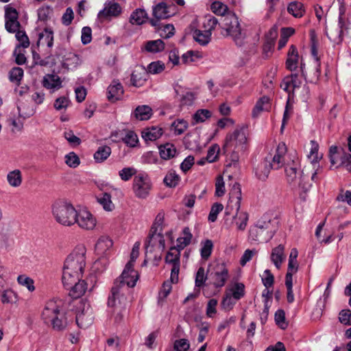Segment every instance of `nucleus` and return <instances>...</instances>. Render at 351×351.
Masks as SVG:
<instances>
[{
	"label": "nucleus",
	"instance_id": "obj_24",
	"mask_svg": "<svg viewBox=\"0 0 351 351\" xmlns=\"http://www.w3.org/2000/svg\"><path fill=\"white\" fill-rule=\"evenodd\" d=\"M83 274L63 267L62 281L64 287L73 286L82 277Z\"/></svg>",
	"mask_w": 351,
	"mask_h": 351
},
{
	"label": "nucleus",
	"instance_id": "obj_56",
	"mask_svg": "<svg viewBox=\"0 0 351 351\" xmlns=\"http://www.w3.org/2000/svg\"><path fill=\"white\" fill-rule=\"evenodd\" d=\"M164 222H165V213L163 212H160L156 215L154 222L150 229V230L154 231H161L162 232L164 228Z\"/></svg>",
	"mask_w": 351,
	"mask_h": 351
},
{
	"label": "nucleus",
	"instance_id": "obj_6",
	"mask_svg": "<svg viewBox=\"0 0 351 351\" xmlns=\"http://www.w3.org/2000/svg\"><path fill=\"white\" fill-rule=\"evenodd\" d=\"M285 174L287 182L293 186H298L303 191H308L311 184L308 182V176L303 175L298 169V165L293 160L285 166Z\"/></svg>",
	"mask_w": 351,
	"mask_h": 351
},
{
	"label": "nucleus",
	"instance_id": "obj_44",
	"mask_svg": "<svg viewBox=\"0 0 351 351\" xmlns=\"http://www.w3.org/2000/svg\"><path fill=\"white\" fill-rule=\"evenodd\" d=\"M97 202L102 206L103 208L108 212L112 211L114 208V205L111 200L110 194L105 193L97 197Z\"/></svg>",
	"mask_w": 351,
	"mask_h": 351
},
{
	"label": "nucleus",
	"instance_id": "obj_16",
	"mask_svg": "<svg viewBox=\"0 0 351 351\" xmlns=\"http://www.w3.org/2000/svg\"><path fill=\"white\" fill-rule=\"evenodd\" d=\"M337 147L330 148L331 164L333 165H338V167H343L351 173V155L345 152L337 153Z\"/></svg>",
	"mask_w": 351,
	"mask_h": 351
},
{
	"label": "nucleus",
	"instance_id": "obj_30",
	"mask_svg": "<svg viewBox=\"0 0 351 351\" xmlns=\"http://www.w3.org/2000/svg\"><path fill=\"white\" fill-rule=\"evenodd\" d=\"M147 72L143 67L136 69L131 76L132 84L135 87H141L147 81Z\"/></svg>",
	"mask_w": 351,
	"mask_h": 351
},
{
	"label": "nucleus",
	"instance_id": "obj_12",
	"mask_svg": "<svg viewBox=\"0 0 351 351\" xmlns=\"http://www.w3.org/2000/svg\"><path fill=\"white\" fill-rule=\"evenodd\" d=\"M51 45H32L31 51L36 64L46 65L56 64V59L49 56Z\"/></svg>",
	"mask_w": 351,
	"mask_h": 351
},
{
	"label": "nucleus",
	"instance_id": "obj_41",
	"mask_svg": "<svg viewBox=\"0 0 351 351\" xmlns=\"http://www.w3.org/2000/svg\"><path fill=\"white\" fill-rule=\"evenodd\" d=\"M76 323L80 328H85L89 326L93 323V317L91 313L82 311L76 315Z\"/></svg>",
	"mask_w": 351,
	"mask_h": 351
},
{
	"label": "nucleus",
	"instance_id": "obj_19",
	"mask_svg": "<svg viewBox=\"0 0 351 351\" xmlns=\"http://www.w3.org/2000/svg\"><path fill=\"white\" fill-rule=\"evenodd\" d=\"M287 149V146L284 143H280L278 145L274 156L268 159V160H270L272 169H279L282 167L286 166L285 157Z\"/></svg>",
	"mask_w": 351,
	"mask_h": 351
},
{
	"label": "nucleus",
	"instance_id": "obj_40",
	"mask_svg": "<svg viewBox=\"0 0 351 351\" xmlns=\"http://www.w3.org/2000/svg\"><path fill=\"white\" fill-rule=\"evenodd\" d=\"M287 12L295 18H301L304 15L305 10L301 2L292 1L288 5Z\"/></svg>",
	"mask_w": 351,
	"mask_h": 351
},
{
	"label": "nucleus",
	"instance_id": "obj_50",
	"mask_svg": "<svg viewBox=\"0 0 351 351\" xmlns=\"http://www.w3.org/2000/svg\"><path fill=\"white\" fill-rule=\"evenodd\" d=\"M17 282L20 285L25 287L30 292L35 290L34 280L26 275H19L17 278Z\"/></svg>",
	"mask_w": 351,
	"mask_h": 351
},
{
	"label": "nucleus",
	"instance_id": "obj_9",
	"mask_svg": "<svg viewBox=\"0 0 351 351\" xmlns=\"http://www.w3.org/2000/svg\"><path fill=\"white\" fill-rule=\"evenodd\" d=\"M211 283L217 289L223 287L230 278V272L227 264L223 262H217L211 266Z\"/></svg>",
	"mask_w": 351,
	"mask_h": 351
},
{
	"label": "nucleus",
	"instance_id": "obj_8",
	"mask_svg": "<svg viewBox=\"0 0 351 351\" xmlns=\"http://www.w3.org/2000/svg\"><path fill=\"white\" fill-rule=\"evenodd\" d=\"M298 251L296 248H292L289 256L287 271L285 276V286L287 289V300L289 303L294 301V295L293 292V276L297 273L299 267L298 262Z\"/></svg>",
	"mask_w": 351,
	"mask_h": 351
},
{
	"label": "nucleus",
	"instance_id": "obj_10",
	"mask_svg": "<svg viewBox=\"0 0 351 351\" xmlns=\"http://www.w3.org/2000/svg\"><path fill=\"white\" fill-rule=\"evenodd\" d=\"M75 221L78 228L85 231H94L98 226L97 217L86 208L77 210Z\"/></svg>",
	"mask_w": 351,
	"mask_h": 351
},
{
	"label": "nucleus",
	"instance_id": "obj_48",
	"mask_svg": "<svg viewBox=\"0 0 351 351\" xmlns=\"http://www.w3.org/2000/svg\"><path fill=\"white\" fill-rule=\"evenodd\" d=\"M53 40V32L46 28L38 34L37 44H52Z\"/></svg>",
	"mask_w": 351,
	"mask_h": 351
},
{
	"label": "nucleus",
	"instance_id": "obj_26",
	"mask_svg": "<svg viewBox=\"0 0 351 351\" xmlns=\"http://www.w3.org/2000/svg\"><path fill=\"white\" fill-rule=\"evenodd\" d=\"M226 291L239 301L245 295V286L243 282L235 281L226 288Z\"/></svg>",
	"mask_w": 351,
	"mask_h": 351
},
{
	"label": "nucleus",
	"instance_id": "obj_32",
	"mask_svg": "<svg viewBox=\"0 0 351 351\" xmlns=\"http://www.w3.org/2000/svg\"><path fill=\"white\" fill-rule=\"evenodd\" d=\"M163 134L162 128L158 126H152L145 128L142 132L143 138L147 141H154L159 138Z\"/></svg>",
	"mask_w": 351,
	"mask_h": 351
},
{
	"label": "nucleus",
	"instance_id": "obj_37",
	"mask_svg": "<svg viewBox=\"0 0 351 351\" xmlns=\"http://www.w3.org/2000/svg\"><path fill=\"white\" fill-rule=\"evenodd\" d=\"M7 181L12 187H19L23 181L22 173L19 169H14L7 174Z\"/></svg>",
	"mask_w": 351,
	"mask_h": 351
},
{
	"label": "nucleus",
	"instance_id": "obj_60",
	"mask_svg": "<svg viewBox=\"0 0 351 351\" xmlns=\"http://www.w3.org/2000/svg\"><path fill=\"white\" fill-rule=\"evenodd\" d=\"M237 302L236 299L225 291L221 304L223 309L229 311L233 308Z\"/></svg>",
	"mask_w": 351,
	"mask_h": 351
},
{
	"label": "nucleus",
	"instance_id": "obj_55",
	"mask_svg": "<svg viewBox=\"0 0 351 351\" xmlns=\"http://www.w3.org/2000/svg\"><path fill=\"white\" fill-rule=\"evenodd\" d=\"M23 77V70L20 67H14L9 73L10 80L12 82H15L17 85L19 84Z\"/></svg>",
	"mask_w": 351,
	"mask_h": 351
},
{
	"label": "nucleus",
	"instance_id": "obj_18",
	"mask_svg": "<svg viewBox=\"0 0 351 351\" xmlns=\"http://www.w3.org/2000/svg\"><path fill=\"white\" fill-rule=\"evenodd\" d=\"M95 252L99 257H106L113 252V241L107 236H101L95 245Z\"/></svg>",
	"mask_w": 351,
	"mask_h": 351
},
{
	"label": "nucleus",
	"instance_id": "obj_25",
	"mask_svg": "<svg viewBox=\"0 0 351 351\" xmlns=\"http://www.w3.org/2000/svg\"><path fill=\"white\" fill-rule=\"evenodd\" d=\"M285 245L280 244L271 250L270 256L271 261L278 269L281 268L282 263L285 261L286 256L285 254Z\"/></svg>",
	"mask_w": 351,
	"mask_h": 351
},
{
	"label": "nucleus",
	"instance_id": "obj_39",
	"mask_svg": "<svg viewBox=\"0 0 351 351\" xmlns=\"http://www.w3.org/2000/svg\"><path fill=\"white\" fill-rule=\"evenodd\" d=\"M165 185L170 188L177 186L180 182V176L173 169H170L167 173L163 180Z\"/></svg>",
	"mask_w": 351,
	"mask_h": 351
},
{
	"label": "nucleus",
	"instance_id": "obj_52",
	"mask_svg": "<svg viewBox=\"0 0 351 351\" xmlns=\"http://www.w3.org/2000/svg\"><path fill=\"white\" fill-rule=\"evenodd\" d=\"M172 129L176 134H182L188 128V122L184 119H177L171 125Z\"/></svg>",
	"mask_w": 351,
	"mask_h": 351
},
{
	"label": "nucleus",
	"instance_id": "obj_31",
	"mask_svg": "<svg viewBox=\"0 0 351 351\" xmlns=\"http://www.w3.org/2000/svg\"><path fill=\"white\" fill-rule=\"evenodd\" d=\"M171 8V5L167 6L165 3H160L154 8L153 15L157 19H167L173 14L170 10Z\"/></svg>",
	"mask_w": 351,
	"mask_h": 351
},
{
	"label": "nucleus",
	"instance_id": "obj_35",
	"mask_svg": "<svg viewBox=\"0 0 351 351\" xmlns=\"http://www.w3.org/2000/svg\"><path fill=\"white\" fill-rule=\"evenodd\" d=\"M192 238L193 234L190 229L187 227L184 228L181 235L177 239V245L175 247L180 250H183L191 243Z\"/></svg>",
	"mask_w": 351,
	"mask_h": 351
},
{
	"label": "nucleus",
	"instance_id": "obj_51",
	"mask_svg": "<svg viewBox=\"0 0 351 351\" xmlns=\"http://www.w3.org/2000/svg\"><path fill=\"white\" fill-rule=\"evenodd\" d=\"M64 162L71 168H76L80 164V159L75 152H71L65 155Z\"/></svg>",
	"mask_w": 351,
	"mask_h": 351
},
{
	"label": "nucleus",
	"instance_id": "obj_4",
	"mask_svg": "<svg viewBox=\"0 0 351 351\" xmlns=\"http://www.w3.org/2000/svg\"><path fill=\"white\" fill-rule=\"evenodd\" d=\"M61 302L50 300L42 313V317L47 324H51L56 330H60L66 326V320L63 313L60 312Z\"/></svg>",
	"mask_w": 351,
	"mask_h": 351
},
{
	"label": "nucleus",
	"instance_id": "obj_21",
	"mask_svg": "<svg viewBox=\"0 0 351 351\" xmlns=\"http://www.w3.org/2000/svg\"><path fill=\"white\" fill-rule=\"evenodd\" d=\"M62 81L57 74H46L43 79V86L53 93L62 88Z\"/></svg>",
	"mask_w": 351,
	"mask_h": 351
},
{
	"label": "nucleus",
	"instance_id": "obj_13",
	"mask_svg": "<svg viewBox=\"0 0 351 351\" xmlns=\"http://www.w3.org/2000/svg\"><path fill=\"white\" fill-rule=\"evenodd\" d=\"M133 191L138 198H145L152 189V182L147 175L138 174L133 180Z\"/></svg>",
	"mask_w": 351,
	"mask_h": 351
},
{
	"label": "nucleus",
	"instance_id": "obj_42",
	"mask_svg": "<svg viewBox=\"0 0 351 351\" xmlns=\"http://www.w3.org/2000/svg\"><path fill=\"white\" fill-rule=\"evenodd\" d=\"M147 18V13L144 10L137 9L132 13L130 22L133 25H140L145 22Z\"/></svg>",
	"mask_w": 351,
	"mask_h": 351
},
{
	"label": "nucleus",
	"instance_id": "obj_47",
	"mask_svg": "<svg viewBox=\"0 0 351 351\" xmlns=\"http://www.w3.org/2000/svg\"><path fill=\"white\" fill-rule=\"evenodd\" d=\"M230 23V25L225 29V33L223 34L236 37L241 33L239 22L236 18H233Z\"/></svg>",
	"mask_w": 351,
	"mask_h": 351
},
{
	"label": "nucleus",
	"instance_id": "obj_20",
	"mask_svg": "<svg viewBox=\"0 0 351 351\" xmlns=\"http://www.w3.org/2000/svg\"><path fill=\"white\" fill-rule=\"evenodd\" d=\"M302 84V78L296 74H292L284 78L281 88L287 92L290 97L291 94L293 95L300 88Z\"/></svg>",
	"mask_w": 351,
	"mask_h": 351
},
{
	"label": "nucleus",
	"instance_id": "obj_29",
	"mask_svg": "<svg viewBox=\"0 0 351 351\" xmlns=\"http://www.w3.org/2000/svg\"><path fill=\"white\" fill-rule=\"evenodd\" d=\"M66 289L69 290V295L73 298H79L84 295L88 289V285L85 280L80 279L73 286L66 287Z\"/></svg>",
	"mask_w": 351,
	"mask_h": 351
},
{
	"label": "nucleus",
	"instance_id": "obj_11",
	"mask_svg": "<svg viewBox=\"0 0 351 351\" xmlns=\"http://www.w3.org/2000/svg\"><path fill=\"white\" fill-rule=\"evenodd\" d=\"M180 250L171 247L165 256V263L171 266V280L173 284L178 282L180 268Z\"/></svg>",
	"mask_w": 351,
	"mask_h": 351
},
{
	"label": "nucleus",
	"instance_id": "obj_46",
	"mask_svg": "<svg viewBox=\"0 0 351 351\" xmlns=\"http://www.w3.org/2000/svg\"><path fill=\"white\" fill-rule=\"evenodd\" d=\"M211 33L209 31L196 29L193 33L194 40L200 44H208L210 42Z\"/></svg>",
	"mask_w": 351,
	"mask_h": 351
},
{
	"label": "nucleus",
	"instance_id": "obj_58",
	"mask_svg": "<svg viewBox=\"0 0 351 351\" xmlns=\"http://www.w3.org/2000/svg\"><path fill=\"white\" fill-rule=\"evenodd\" d=\"M210 10L215 14L223 16L227 12L228 8L226 5L220 1H214L210 5Z\"/></svg>",
	"mask_w": 351,
	"mask_h": 351
},
{
	"label": "nucleus",
	"instance_id": "obj_3",
	"mask_svg": "<svg viewBox=\"0 0 351 351\" xmlns=\"http://www.w3.org/2000/svg\"><path fill=\"white\" fill-rule=\"evenodd\" d=\"M77 211L71 202L64 199H58L51 205V214L55 221L65 227L75 224Z\"/></svg>",
	"mask_w": 351,
	"mask_h": 351
},
{
	"label": "nucleus",
	"instance_id": "obj_49",
	"mask_svg": "<svg viewBox=\"0 0 351 351\" xmlns=\"http://www.w3.org/2000/svg\"><path fill=\"white\" fill-rule=\"evenodd\" d=\"M212 116V112L207 109H199L193 117V123H203Z\"/></svg>",
	"mask_w": 351,
	"mask_h": 351
},
{
	"label": "nucleus",
	"instance_id": "obj_15",
	"mask_svg": "<svg viewBox=\"0 0 351 351\" xmlns=\"http://www.w3.org/2000/svg\"><path fill=\"white\" fill-rule=\"evenodd\" d=\"M122 12L119 3L114 1H108L104 3L103 10L98 13L99 20L104 21L118 17Z\"/></svg>",
	"mask_w": 351,
	"mask_h": 351
},
{
	"label": "nucleus",
	"instance_id": "obj_2",
	"mask_svg": "<svg viewBox=\"0 0 351 351\" xmlns=\"http://www.w3.org/2000/svg\"><path fill=\"white\" fill-rule=\"evenodd\" d=\"M247 130L244 126H237L232 132L226 137L224 149L232 161H238L239 157L248 149Z\"/></svg>",
	"mask_w": 351,
	"mask_h": 351
},
{
	"label": "nucleus",
	"instance_id": "obj_14",
	"mask_svg": "<svg viewBox=\"0 0 351 351\" xmlns=\"http://www.w3.org/2000/svg\"><path fill=\"white\" fill-rule=\"evenodd\" d=\"M145 248L147 253L155 250L162 252L165 248V239L162 232L150 230L145 242Z\"/></svg>",
	"mask_w": 351,
	"mask_h": 351
},
{
	"label": "nucleus",
	"instance_id": "obj_63",
	"mask_svg": "<svg viewBox=\"0 0 351 351\" xmlns=\"http://www.w3.org/2000/svg\"><path fill=\"white\" fill-rule=\"evenodd\" d=\"M295 33L293 27H283L280 31V38L278 44H286L289 41V38Z\"/></svg>",
	"mask_w": 351,
	"mask_h": 351
},
{
	"label": "nucleus",
	"instance_id": "obj_54",
	"mask_svg": "<svg viewBox=\"0 0 351 351\" xmlns=\"http://www.w3.org/2000/svg\"><path fill=\"white\" fill-rule=\"evenodd\" d=\"M223 209V205L221 203H214L210 208V213L208 217V220L210 222H215L217 219L218 214L221 213Z\"/></svg>",
	"mask_w": 351,
	"mask_h": 351
},
{
	"label": "nucleus",
	"instance_id": "obj_45",
	"mask_svg": "<svg viewBox=\"0 0 351 351\" xmlns=\"http://www.w3.org/2000/svg\"><path fill=\"white\" fill-rule=\"evenodd\" d=\"M29 45H17L14 51L15 62L18 64H23L26 62L27 49Z\"/></svg>",
	"mask_w": 351,
	"mask_h": 351
},
{
	"label": "nucleus",
	"instance_id": "obj_34",
	"mask_svg": "<svg viewBox=\"0 0 351 351\" xmlns=\"http://www.w3.org/2000/svg\"><path fill=\"white\" fill-rule=\"evenodd\" d=\"M271 169L272 168H271L270 160L266 158L258 165L255 173L259 180H265L267 178Z\"/></svg>",
	"mask_w": 351,
	"mask_h": 351
},
{
	"label": "nucleus",
	"instance_id": "obj_64",
	"mask_svg": "<svg viewBox=\"0 0 351 351\" xmlns=\"http://www.w3.org/2000/svg\"><path fill=\"white\" fill-rule=\"evenodd\" d=\"M220 151V148L217 145H213L210 147H209L207 156H206V160L209 162H213L216 161L219 156V153Z\"/></svg>",
	"mask_w": 351,
	"mask_h": 351
},
{
	"label": "nucleus",
	"instance_id": "obj_28",
	"mask_svg": "<svg viewBox=\"0 0 351 351\" xmlns=\"http://www.w3.org/2000/svg\"><path fill=\"white\" fill-rule=\"evenodd\" d=\"M13 244L14 239L9 226H3L0 230V248L8 250Z\"/></svg>",
	"mask_w": 351,
	"mask_h": 351
},
{
	"label": "nucleus",
	"instance_id": "obj_36",
	"mask_svg": "<svg viewBox=\"0 0 351 351\" xmlns=\"http://www.w3.org/2000/svg\"><path fill=\"white\" fill-rule=\"evenodd\" d=\"M158 148L160 156L164 160H169L173 158L177 153L176 147L171 143L161 145Z\"/></svg>",
	"mask_w": 351,
	"mask_h": 351
},
{
	"label": "nucleus",
	"instance_id": "obj_59",
	"mask_svg": "<svg viewBox=\"0 0 351 351\" xmlns=\"http://www.w3.org/2000/svg\"><path fill=\"white\" fill-rule=\"evenodd\" d=\"M123 142L130 147H134L138 143L137 134L133 131H129L123 138Z\"/></svg>",
	"mask_w": 351,
	"mask_h": 351
},
{
	"label": "nucleus",
	"instance_id": "obj_17",
	"mask_svg": "<svg viewBox=\"0 0 351 351\" xmlns=\"http://www.w3.org/2000/svg\"><path fill=\"white\" fill-rule=\"evenodd\" d=\"M308 150L307 158L313 164L314 169H316L311 176V179L315 180L317 179V174L319 172V162L322 158L323 155L319 152V145L315 141H311Z\"/></svg>",
	"mask_w": 351,
	"mask_h": 351
},
{
	"label": "nucleus",
	"instance_id": "obj_61",
	"mask_svg": "<svg viewBox=\"0 0 351 351\" xmlns=\"http://www.w3.org/2000/svg\"><path fill=\"white\" fill-rule=\"evenodd\" d=\"M226 193L225 182L223 176L219 175L216 178L215 181V195L222 197Z\"/></svg>",
	"mask_w": 351,
	"mask_h": 351
},
{
	"label": "nucleus",
	"instance_id": "obj_53",
	"mask_svg": "<svg viewBox=\"0 0 351 351\" xmlns=\"http://www.w3.org/2000/svg\"><path fill=\"white\" fill-rule=\"evenodd\" d=\"M174 27L171 24H166L159 27L158 31L160 37L163 38H168L174 35Z\"/></svg>",
	"mask_w": 351,
	"mask_h": 351
},
{
	"label": "nucleus",
	"instance_id": "obj_43",
	"mask_svg": "<svg viewBox=\"0 0 351 351\" xmlns=\"http://www.w3.org/2000/svg\"><path fill=\"white\" fill-rule=\"evenodd\" d=\"M111 154V148L109 146H100L94 154V159L97 162L105 161Z\"/></svg>",
	"mask_w": 351,
	"mask_h": 351
},
{
	"label": "nucleus",
	"instance_id": "obj_5",
	"mask_svg": "<svg viewBox=\"0 0 351 351\" xmlns=\"http://www.w3.org/2000/svg\"><path fill=\"white\" fill-rule=\"evenodd\" d=\"M241 189L239 184H234L232 191L230 193L229 204H232L237 213L233 217V222L234 223L237 229L239 231H244L247 226L249 220V215L245 211H239L241 201Z\"/></svg>",
	"mask_w": 351,
	"mask_h": 351
},
{
	"label": "nucleus",
	"instance_id": "obj_22",
	"mask_svg": "<svg viewBox=\"0 0 351 351\" xmlns=\"http://www.w3.org/2000/svg\"><path fill=\"white\" fill-rule=\"evenodd\" d=\"M123 88L118 81H112L108 88L107 97L110 102L121 99L123 95Z\"/></svg>",
	"mask_w": 351,
	"mask_h": 351
},
{
	"label": "nucleus",
	"instance_id": "obj_27",
	"mask_svg": "<svg viewBox=\"0 0 351 351\" xmlns=\"http://www.w3.org/2000/svg\"><path fill=\"white\" fill-rule=\"evenodd\" d=\"M1 302L3 305L17 304L20 297L19 294L12 289H6L0 292Z\"/></svg>",
	"mask_w": 351,
	"mask_h": 351
},
{
	"label": "nucleus",
	"instance_id": "obj_62",
	"mask_svg": "<svg viewBox=\"0 0 351 351\" xmlns=\"http://www.w3.org/2000/svg\"><path fill=\"white\" fill-rule=\"evenodd\" d=\"M165 64L160 61L153 62L147 66V73L158 74L160 73L165 70Z\"/></svg>",
	"mask_w": 351,
	"mask_h": 351
},
{
	"label": "nucleus",
	"instance_id": "obj_57",
	"mask_svg": "<svg viewBox=\"0 0 351 351\" xmlns=\"http://www.w3.org/2000/svg\"><path fill=\"white\" fill-rule=\"evenodd\" d=\"M202 58V53L197 51H189L184 53L182 56V61L184 63H190L195 62Z\"/></svg>",
	"mask_w": 351,
	"mask_h": 351
},
{
	"label": "nucleus",
	"instance_id": "obj_38",
	"mask_svg": "<svg viewBox=\"0 0 351 351\" xmlns=\"http://www.w3.org/2000/svg\"><path fill=\"white\" fill-rule=\"evenodd\" d=\"M133 114L138 120H148L152 114V110L147 105L139 106L136 108Z\"/></svg>",
	"mask_w": 351,
	"mask_h": 351
},
{
	"label": "nucleus",
	"instance_id": "obj_7",
	"mask_svg": "<svg viewBox=\"0 0 351 351\" xmlns=\"http://www.w3.org/2000/svg\"><path fill=\"white\" fill-rule=\"evenodd\" d=\"M86 253L84 245H77L66 258L64 267L83 274L86 264Z\"/></svg>",
	"mask_w": 351,
	"mask_h": 351
},
{
	"label": "nucleus",
	"instance_id": "obj_33",
	"mask_svg": "<svg viewBox=\"0 0 351 351\" xmlns=\"http://www.w3.org/2000/svg\"><path fill=\"white\" fill-rule=\"evenodd\" d=\"M271 108L270 99L268 97L264 96L260 98L252 110V116L258 117L261 112L269 111Z\"/></svg>",
	"mask_w": 351,
	"mask_h": 351
},
{
	"label": "nucleus",
	"instance_id": "obj_1",
	"mask_svg": "<svg viewBox=\"0 0 351 351\" xmlns=\"http://www.w3.org/2000/svg\"><path fill=\"white\" fill-rule=\"evenodd\" d=\"M138 279V273L130 264H126L121 275L116 279L108 297V306L113 308L112 314L116 322H121L123 317V312L128 304L127 295L130 289L134 287Z\"/></svg>",
	"mask_w": 351,
	"mask_h": 351
},
{
	"label": "nucleus",
	"instance_id": "obj_23",
	"mask_svg": "<svg viewBox=\"0 0 351 351\" xmlns=\"http://www.w3.org/2000/svg\"><path fill=\"white\" fill-rule=\"evenodd\" d=\"M302 58L299 56L297 49L294 45H291L287 54V69L291 71L296 70Z\"/></svg>",
	"mask_w": 351,
	"mask_h": 351
}]
</instances>
